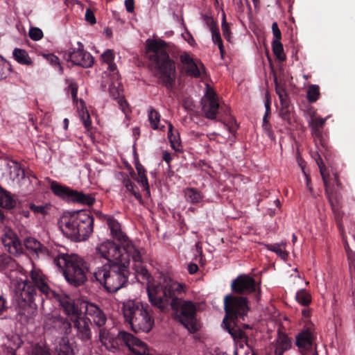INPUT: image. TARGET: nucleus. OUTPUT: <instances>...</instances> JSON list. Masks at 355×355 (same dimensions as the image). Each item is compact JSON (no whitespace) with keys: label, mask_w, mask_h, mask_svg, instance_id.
<instances>
[{"label":"nucleus","mask_w":355,"mask_h":355,"mask_svg":"<svg viewBox=\"0 0 355 355\" xmlns=\"http://www.w3.org/2000/svg\"><path fill=\"white\" fill-rule=\"evenodd\" d=\"M147 282V293L152 305L164 311L171 299L170 304L181 324L189 332H195L198 329L196 304L191 301L175 297L177 293L182 291V286L180 284L163 275L158 277L157 282L151 281L150 279Z\"/></svg>","instance_id":"nucleus-1"},{"label":"nucleus","mask_w":355,"mask_h":355,"mask_svg":"<svg viewBox=\"0 0 355 355\" xmlns=\"http://www.w3.org/2000/svg\"><path fill=\"white\" fill-rule=\"evenodd\" d=\"M95 250L98 257L112 264L131 267L143 280L148 281L150 279V275L145 266L146 251L143 248H137V252L128 253L120 243L116 245L114 242L107 240L97 245Z\"/></svg>","instance_id":"nucleus-2"},{"label":"nucleus","mask_w":355,"mask_h":355,"mask_svg":"<svg viewBox=\"0 0 355 355\" xmlns=\"http://www.w3.org/2000/svg\"><path fill=\"white\" fill-rule=\"evenodd\" d=\"M94 219L85 211L63 213L58 226L63 234L75 241L86 240L93 232Z\"/></svg>","instance_id":"nucleus-3"},{"label":"nucleus","mask_w":355,"mask_h":355,"mask_svg":"<svg viewBox=\"0 0 355 355\" xmlns=\"http://www.w3.org/2000/svg\"><path fill=\"white\" fill-rule=\"evenodd\" d=\"M166 43L163 40H147L146 53L155 64L157 76L166 86H171L175 79V65L165 51Z\"/></svg>","instance_id":"nucleus-4"},{"label":"nucleus","mask_w":355,"mask_h":355,"mask_svg":"<svg viewBox=\"0 0 355 355\" xmlns=\"http://www.w3.org/2000/svg\"><path fill=\"white\" fill-rule=\"evenodd\" d=\"M99 340L107 349L115 352L125 346L132 355H148L149 349L146 343L130 333L121 331L116 336L105 329L99 331Z\"/></svg>","instance_id":"nucleus-5"},{"label":"nucleus","mask_w":355,"mask_h":355,"mask_svg":"<svg viewBox=\"0 0 355 355\" xmlns=\"http://www.w3.org/2000/svg\"><path fill=\"white\" fill-rule=\"evenodd\" d=\"M122 311L125 321L135 332H149L154 319L148 311V305L139 301L128 300L123 304Z\"/></svg>","instance_id":"nucleus-6"},{"label":"nucleus","mask_w":355,"mask_h":355,"mask_svg":"<svg viewBox=\"0 0 355 355\" xmlns=\"http://www.w3.org/2000/svg\"><path fill=\"white\" fill-rule=\"evenodd\" d=\"M54 263L62 269L66 280L76 286L87 279V267L83 259L76 254H63L54 259Z\"/></svg>","instance_id":"nucleus-7"},{"label":"nucleus","mask_w":355,"mask_h":355,"mask_svg":"<svg viewBox=\"0 0 355 355\" xmlns=\"http://www.w3.org/2000/svg\"><path fill=\"white\" fill-rule=\"evenodd\" d=\"M128 268L119 264H105L98 268L94 275L96 279L110 293L119 290L127 282Z\"/></svg>","instance_id":"nucleus-8"},{"label":"nucleus","mask_w":355,"mask_h":355,"mask_svg":"<svg viewBox=\"0 0 355 355\" xmlns=\"http://www.w3.org/2000/svg\"><path fill=\"white\" fill-rule=\"evenodd\" d=\"M114 53L112 50L107 49L102 55L101 60L108 65L107 71L105 73L108 76V89L110 96L117 100L119 107L123 112L127 115L130 112L128 105L123 96V87L121 83V76L113 62Z\"/></svg>","instance_id":"nucleus-9"},{"label":"nucleus","mask_w":355,"mask_h":355,"mask_svg":"<svg viewBox=\"0 0 355 355\" xmlns=\"http://www.w3.org/2000/svg\"><path fill=\"white\" fill-rule=\"evenodd\" d=\"M58 302L64 313L73 322L76 329L77 336L83 340H89L92 338L90 329L91 319L82 315L78 305L69 295H58Z\"/></svg>","instance_id":"nucleus-10"},{"label":"nucleus","mask_w":355,"mask_h":355,"mask_svg":"<svg viewBox=\"0 0 355 355\" xmlns=\"http://www.w3.org/2000/svg\"><path fill=\"white\" fill-rule=\"evenodd\" d=\"M35 288L27 280L17 282L15 288V297L21 310L19 314L26 320L32 318L37 312L36 304L34 303Z\"/></svg>","instance_id":"nucleus-11"},{"label":"nucleus","mask_w":355,"mask_h":355,"mask_svg":"<svg viewBox=\"0 0 355 355\" xmlns=\"http://www.w3.org/2000/svg\"><path fill=\"white\" fill-rule=\"evenodd\" d=\"M224 307L226 315L223 319V324L229 334L235 338L236 331L232 327L231 322L234 324V319L238 317L243 318L247 314L248 306L246 298L227 295L224 300Z\"/></svg>","instance_id":"nucleus-12"},{"label":"nucleus","mask_w":355,"mask_h":355,"mask_svg":"<svg viewBox=\"0 0 355 355\" xmlns=\"http://www.w3.org/2000/svg\"><path fill=\"white\" fill-rule=\"evenodd\" d=\"M50 187L55 195L69 201L89 206L92 205L95 202V198L92 195L73 190L55 181H51Z\"/></svg>","instance_id":"nucleus-13"},{"label":"nucleus","mask_w":355,"mask_h":355,"mask_svg":"<svg viewBox=\"0 0 355 355\" xmlns=\"http://www.w3.org/2000/svg\"><path fill=\"white\" fill-rule=\"evenodd\" d=\"M107 223L110 230L112 236L124 247V250H126L128 253L137 252V248H141L137 243L130 240L127 235L121 231V225L116 220L109 218L107 220Z\"/></svg>","instance_id":"nucleus-14"},{"label":"nucleus","mask_w":355,"mask_h":355,"mask_svg":"<svg viewBox=\"0 0 355 355\" xmlns=\"http://www.w3.org/2000/svg\"><path fill=\"white\" fill-rule=\"evenodd\" d=\"M202 110L206 118L214 119L219 107L218 97L215 92L207 86L206 93L201 100Z\"/></svg>","instance_id":"nucleus-15"},{"label":"nucleus","mask_w":355,"mask_h":355,"mask_svg":"<svg viewBox=\"0 0 355 355\" xmlns=\"http://www.w3.org/2000/svg\"><path fill=\"white\" fill-rule=\"evenodd\" d=\"M79 311L83 313V310H85L86 315L91 318L94 323L98 327L103 326L107 320V318L103 311L96 304L88 302L86 301H82L78 304Z\"/></svg>","instance_id":"nucleus-16"},{"label":"nucleus","mask_w":355,"mask_h":355,"mask_svg":"<svg viewBox=\"0 0 355 355\" xmlns=\"http://www.w3.org/2000/svg\"><path fill=\"white\" fill-rule=\"evenodd\" d=\"M1 240L6 250L9 253L16 256L22 253V244L16 234L11 229H5Z\"/></svg>","instance_id":"nucleus-17"},{"label":"nucleus","mask_w":355,"mask_h":355,"mask_svg":"<svg viewBox=\"0 0 355 355\" xmlns=\"http://www.w3.org/2000/svg\"><path fill=\"white\" fill-rule=\"evenodd\" d=\"M31 277L35 286L47 297H53L58 302V295H67L64 293H57L52 291L47 284L46 277L43 275L40 270L35 268L31 270Z\"/></svg>","instance_id":"nucleus-18"},{"label":"nucleus","mask_w":355,"mask_h":355,"mask_svg":"<svg viewBox=\"0 0 355 355\" xmlns=\"http://www.w3.org/2000/svg\"><path fill=\"white\" fill-rule=\"evenodd\" d=\"M78 48L69 52L68 60L73 64L81 66L83 67H90L94 63L92 55L87 51H84L83 45L81 42H78Z\"/></svg>","instance_id":"nucleus-19"},{"label":"nucleus","mask_w":355,"mask_h":355,"mask_svg":"<svg viewBox=\"0 0 355 355\" xmlns=\"http://www.w3.org/2000/svg\"><path fill=\"white\" fill-rule=\"evenodd\" d=\"M254 279L247 275H239L232 283V290L238 293L248 294L256 291Z\"/></svg>","instance_id":"nucleus-20"},{"label":"nucleus","mask_w":355,"mask_h":355,"mask_svg":"<svg viewBox=\"0 0 355 355\" xmlns=\"http://www.w3.org/2000/svg\"><path fill=\"white\" fill-rule=\"evenodd\" d=\"M314 331L310 328L303 330L296 337V344L302 352H311L313 355H316L313 349Z\"/></svg>","instance_id":"nucleus-21"},{"label":"nucleus","mask_w":355,"mask_h":355,"mask_svg":"<svg viewBox=\"0 0 355 355\" xmlns=\"http://www.w3.org/2000/svg\"><path fill=\"white\" fill-rule=\"evenodd\" d=\"M180 59L188 75L195 78L201 76L205 70L204 65L201 62L198 64L186 52L180 55Z\"/></svg>","instance_id":"nucleus-22"},{"label":"nucleus","mask_w":355,"mask_h":355,"mask_svg":"<svg viewBox=\"0 0 355 355\" xmlns=\"http://www.w3.org/2000/svg\"><path fill=\"white\" fill-rule=\"evenodd\" d=\"M24 245L38 257L46 253V248H43L40 242L35 238L29 237L26 239Z\"/></svg>","instance_id":"nucleus-23"},{"label":"nucleus","mask_w":355,"mask_h":355,"mask_svg":"<svg viewBox=\"0 0 355 355\" xmlns=\"http://www.w3.org/2000/svg\"><path fill=\"white\" fill-rule=\"evenodd\" d=\"M10 178L13 181L19 182L25 177L24 171L19 163L11 161L8 163Z\"/></svg>","instance_id":"nucleus-24"},{"label":"nucleus","mask_w":355,"mask_h":355,"mask_svg":"<svg viewBox=\"0 0 355 355\" xmlns=\"http://www.w3.org/2000/svg\"><path fill=\"white\" fill-rule=\"evenodd\" d=\"M291 346V342L289 338L284 334H279L274 345L275 353L276 355H282L286 350Z\"/></svg>","instance_id":"nucleus-25"},{"label":"nucleus","mask_w":355,"mask_h":355,"mask_svg":"<svg viewBox=\"0 0 355 355\" xmlns=\"http://www.w3.org/2000/svg\"><path fill=\"white\" fill-rule=\"evenodd\" d=\"M240 340L236 341L235 355H256L246 342V338L239 333Z\"/></svg>","instance_id":"nucleus-26"},{"label":"nucleus","mask_w":355,"mask_h":355,"mask_svg":"<svg viewBox=\"0 0 355 355\" xmlns=\"http://www.w3.org/2000/svg\"><path fill=\"white\" fill-rule=\"evenodd\" d=\"M75 103L76 104L78 115L81 121H83L85 128L89 130L91 127L92 122L84 101L80 99Z\"/></svg>","instance_id":"nucleus-27"},{"label":"nucleus","mask_w":355,"mask_h":355,"mask_svg":"<svg viewBox=\"0 0 355 355\" xmlns=\"http://www.w3.org/2000/svg\"><path fill=\"white\" fill-rule=\"evenodd\" d=\"M57 351L58 355H76L78 349L74 343H70L67 340L62 339Z\"/></svg>","instance_id":"nucleus-28"},{"label":"nucleus","mask_w":355,"mask_h":355,"mask_svg":"<svg viewBox=\"0 0 355 355\" xmlns=\"http://www.w3.org/2000/svg\"><path fill=\"white\" fill-rule=\"evenodd\" d=\"M16 201L10 193L0 186V207L5 209H12L15 206Z\"/></svg>","instance_id":"nucleus-29"},{"label":"nucleus","mask_w":355,"mask_h":355,"mask_svg":"<svg viewBox=\"0 0 355 355\" xmlns=\"http://www.w3.org/2000/svg\"><path fill=\"white\" fill-rule=\"evenodd\" d=\"M286 245V242L282 241L279 243L267 244L266 247L268 250L275 252L281 259L286 260L288 255L285 248Z\"/></svg>","instance_id":"nucleus-30"},{"label":"nucleus","mask_w":355,"mask_h":355,"mask_svg":"<svg viewBox=\"0 0 355 355\" xmlns=\"http://www.w3.org/2000/svg\"><path fill=\"white\" fill-rule=\"evenodd\" d=\"M12 55L15 60L21 64H31V59L28 53L21 49L15 48L12 51Z\"/></svg>","instance_id":"nucleus-31"},{"label":"nucleus","mask_w":355,"mask_h":355,"mask_svg":"<svg viewBox=\"0 0 355 355\" xmlns=\"http://www.w3.org/2000/svg\"><path fill=\"white\" fill-rule=\"evenodd\" d=\"M123 185L126 190L135 197L140 202H142V197L138 191V188L135 184L130 180L128 177L125 178L123 180Z\"/></svg>","instance_id":"nucleus-32"},{"label":"nucleus","mask_w":355,"mask_h":355,"mask_svg":"<svg viewBox=\"0 0 355 355\" xmlns=\"http://www.w3.org/2000/svg\"><path fill=\"white\" fill-rule=\"evenodd\" d=\"M225 132L223 134H218L216 132L210 133L207 135L210 140H214L215 137H218L217 141L220 143H225L230 138L232 135L231 128L227 125H224Z\"/></svg>","instance_id":"nucleus-33"},{"label":"nucleus","mask_w":355,"mask_h":355,"mask_svg":"<svg viewBox=\"0 0 355 355\" xmlns=\"http://www.w3.org/2000/svg\"><path fill=\"white\" fill-rule=\"evenodd\" d=\"M185 196L187 201L192 204L200 202L203 198L198 191L192 188H188L185 190Z\"/></svg>","instance_id":"nucleus-34"},{"label":"nucleus","mask_w":355,"mask_h":355,"mask_svg":"<svg viewBox=\"0 0 355 355\" xmlns=\"http://www.w3.org/2000/svg\"><path fill=\"white\" fill-rule=\"evenodd\" d=\"M148 116L151 128L154 130L159 129L160 121V114L159 112L150 107L148 110Z\"/></svg>","instance_id":"nucleus-35"},{"label":"nucleus","mask_w":355,"mask_h":355,"mask_svg":"<svg viewBox=\"0 0 355 355\" xmlns=\"http://www.w3.org/2000/svg\"><path fill=\"white\" fill-rule=\"evenodd\" d=\"M272 47L274 55L279 60L284 61L286 60V57L284 51L283 45L280 41H272Z\"/></svg>","instance_id":"nucleus-36"},{"label":"nucleus","mask_w":355,"mask_h":355,"mask_svg":"<svg viewBox=\"0 0 355 355\" xmlns=\"http://www.w3.org/2000/svg\"><path fill=\"white\" fill-rule=\"evenodd\" d=\"M211 33L212 42L215 44L218 45V49L220 50V55L223 58L224 55L225 50L219 28H217L214 29L212 31H211Z\"/></svg>","instance_id":"nucleus-37"},{"label":"nucleus","mask_w":355,"mask_h":355,"mask_svg":"<svg viewBox=\"0 0 355 355\" xmlns=\"http://www.w3.org/2000/svg\"><path fill=\"white\" fill-rule=\"evenodd\" d=\"M296 300L303 306L309 305L311 302V295L304 289H300L296 294Z\"/></svg>","instance_id":"nucleus-38"},{"label":"nucleus","mask_w":355,"mask_h":355,"mask_svg":"<svg viewBox=\"0 0 355 355\" xmlns=\"http://www.w3.org/2000/svg\"><path fill=\"white\" fill-rule=\"evenodd\" d=\"M168 137L172 148L176 150H179L180 147V137L178 135H174L173 132V125L171 123H168Z\"/></svg>","instance_id":"nucleus-39"},{"label":"nucleus","mask_w":355,"mask_h":355,"mask_svg":"<svg viewBox=\"0 0 355 355\" xmlns=\"http://www.w3.org/2000/svg\"><path fill=\"white\" fill-rule=\"evenodd\" d=\"M29 208L36 215L45 216L49 212L50 205L49 204L36 205L33 203L29 205Z\"/></svg>","instance_id":"nucleus-40"},{"label":"nucleus","mask_w":355,"mask_h":355,"mask_svg":"<svg viewBox=\"0 0 355 355\" xmlns=\"http://www.w3.org/2000/svg\"><path fill=\"white\" fill-rule=\"evenodd\" d=\"M11 71L10 62L0 55V80L6 78Z\"/></svg>","instance_id":"nucleus-41"},{"label":"nucleus","mask_w":355,"mask_h":355,"mask_svg":"<svg viewBox=\"0 0 355 355\" xmlns=\"http://www.w3.org/2000/svg\"><path fill=\"white\" fill-rule=\"evenodd\" d=\"M320 96L319 87L317 85H311L307 91V98L309 102L316 101Z\"/></svg>","instance_id":"nucleus-42"},{"label":"nucleus","mask_w":355,"mask_h":355,"mask_svg":"<svg viewBox=\"0 0 355 355\" xmlns=\"http://www.w3.org/2000/svg\"><path fill=\"white\" fill-rule=\"evenodd\" d=\"M325 121L326 119L313 116L309 120V124L312 127L313 130L316 133L320 131V128H322Z\"/></svg>","instance_id":"nucleus-43"},{"label":"nucleus","mask_w":355,"mask_h":355,"mask_svg":"<svg viewBox=\"0 0 355 355\" xmlns=\"http://www.w3.org/2000/svg\"><path fill=\"white\" fill-rule=\"evenodd\" d=\"M62 318L56 313H48L44 316V322L46 327L53 326L57 322H61Z\"/></svg>","instance_id":"nucleus-44"},{"label":"nucleus","mask_w":355,"mask_h":355,"mask_svg":"<svg viewBox=\"0 0 355 355\" xmlns=\"http://www.w3.org/2000/svg\"><path fill=\"white\" fill-rule=\"evenodd\" d=\"M222 31L224 37L228 40H230L231 38V31H230V24L226 21V16L225 14L223 13L222 17Z\"/></svg>","instance_id":"nucleus-45"},{"label":"nucleus","mask_w":355,"mask_h":355,"mask_svg":"<svg viewBox=\"0 0 355 355\" xmlns=\"http://www.w3.org/2000/svg\"><path fill=\"white\" fill-rule=\"evenodd\" d=\"M343 241L344 243V247L345 252L347 255V259L349 261V264L351 266L354 263H355V254L353 252V251L350 249L349 245L347 241V239L344 235H343Z\"/></svg>","instance_id":"nucleus-46"},{"label":"nucleus","mask_w":355,"mask_h":355,"mask_svg":"<svg viewBox=\"0 0 355 355\" xmlns=\"http://www.w3.org/2000/svg\"><path fill=\"white\" fill-rule=\"evenodd\" d=\"M8 341L10 342L8 344V347L13 350L19 348L22 345V340L17 335L12 336L8 338Z\"/></svg>","instance_id":"nucleus-47"},{"label":"nucleus","mask_w":355,"mask_h":355,"mask_svg":"<svg viewBox=\"0 0 355 355\" xmlns=\"http://www.w3.org/2000/svg\"><path fill=\"white\" fill-rule=\"evenodd\" d=\"M137 182L144 188L147 196H150V187L146 174L138 175Z\"/></svg>","instance_id":"nucleus-48"},{"label":"nucleus","mask_w":355,"mask_h":355,"mask_svg":"<svg viewBox=\"0 0 355 355\" xmlns=\"http://www.w3.org/2000/svg\"><path fill=\"white\" fill-rule=\"evenodd\" d=\"M31 355H51V354L47 351V349L44 347H43L39 344H35V345H33L32 347V351H31Z\"/></svg>","instance_id":"nucleus-49"},{"label":"nucleus","mask_w":355,"mask_h":355,"mask_svg":"<svg viewBox=\"0 0 355 355\" xmlns=\"http://www.w3.org/2000/svg\"><path fill=\"white\" fill-rule=\"evenodd\" d=\"M29 36L32 40L37 41L42 38L43 33L39 28H31L29 30Z\"/></svg>","instance_id":"nucleus-50"},{"label":"nucleus","mask_w":355,"mask_h":355,"mask_svg":"<svg viewBox=\"0 0 355 355\" xmlns=\"http://www.w3.org/2000/svg\"><path fill=\"white\" fill-rule=\"evenodd\" d=\"M67 92L71 94L73 103H77L79 101L77 98L78 85L74 82H71L68 86Z\"/></svg>","instance_id":"nucleus-51"},{"label":"nucleus","mask_w":355,"mask_h":355,"mask_svg":"<svg viewBox=\"0 0 355 355\" xmlns=\"http://www.w3.org/2000/svg\"><path fill=\"white\" fill-rule=\"evenodd\" d=\"M272 31L274 36L273 41H280L282 38V34L277 22L272 23Z\"/></svg>","instance_id":"nucleus-52"},{"label":"nucleus","mask_w":355,"mask_h":355,"mask_svg":"<svg viewBox=\"0 0 355 355\" xmlns=\"http://www.w3.org/2000/svg\"><path fill=\"white\" fill-rule=\"evenodd\" d=\"M9 264H12V259L8 256L0 257V270L5 269Z\"/></svg>","instance_id":"nucleus-53"},{"label":"nucleus","mask_w":355,"mask_h":355,"mask_svg":"<svg viewBox=\"0 0 355 355\" xmlns=\"http://www.w3.org/2000/svg\"><path fill=\"white\" fill-rule=\"evenodd\" d=\"M203 18L205 19L207 26L209 28L210 32L212 31L214 29L218 28V26L216 25V23L211 17L205 15Z\"/></svg>","instance_id":"nucleus-54"},{"label":"nucleus","mask_w":355,"mask_h":355,"mask_svg":"<svg viewBox=\"0 0 355 355\" xmlns=\"http://www.w3.org/2000/svg\"><path fill=\"white\" fill-rule=\"evenodd\" d=\"M85 19L91 24L96 23V17L94 12L90 9H87L85 12Z\"/></svg>","instance_id":"nucleus-55"},{"label":"nucleus","mask_w":355,"mask_h":355,"mask_svg":"<svg viewBox=\"0 0 355 355\" xmlns=\"http://www.w3.org/2000/svg\"><path fill=\"white\" fill-rule=\"evenodd\" d=\"M318 165L319 166L320 172L321 173V175H322V178L324 186L326 187V191L328 193L327 180V178H326L325 175H324V165H323V164L322 162H318Z\"/></svg>","instance_id":"nucleus-56"},{"label":"nucleus","mask_w":355,"mask_h":355,"mask_svg":"<svg viewBox=\"0 0 355 355\" xmlns=\"http://www.w3.org/2000/svg\"><path fill=\"white\" fill-rule=\"evenodd\" d=\"M135 168L137 170L138 175L146 174V169L140 164V162L137 158L135 159Z\"/></svg>","instance_id":"nucleus-57"},{"label":"nucleus","mask_w":355,"mask_h":355,"mask_svg":"<svg viewBox=\"0 0 355 355\" xmlns=\"http://www.w3.org/2000/svg\"><path fill=\"white\" fill-rule=\"evenodd\" d=\"M125 5L126 10L128 12H132L134 10V1L133 0H125Z\"/></svg>","instance_id":"nucleus-58"},{"label":"nucleus","mask_w":355,"mask_h":355,"mask_svg":"<svg viewBox=\"0 0 355 355\" xmlns=\"http://www.w3.org/2000/svg\"><path fill=\"white\" fill-rule=\"evenodd\" d=\"M6 300L2 297L0 296V315L6 311Z\"/></svg>","instance_id":"nucleus-59"},{"label":"nucleus","mask_w":355,"mask_h":355,"mask_svg":"<svg viewBox=\"0 0 355 355\" xmlns=\"http://www.w3.org/2000/svg\"><path fill=\"white\" fill-rule=\"evenodd\" d=\"M198 270V266L196 263H190L188 266V270L190 274L196 273Z\"/></svg>","instance_id":"nucleus-60"},{"label":"nucleus","mask_w":355,"mask_h":355,"mask_svg":"<svg viewBox=\"0 0 355 355\" xmlns=\"http://www.w3.org/2000/svg\"><path fill=\"white\" fill-rule=\"evenodd\" d=\"M49 60L52 64H58L60 69L62 70V67L59 65L58 58L54 55H49Z\"/></svg>","instance_id":"nucleus-61"},{"label":"nucleus","mask_w":355,"mask_h":355,"mask_svg":"<svg viewBox=\"0 0 355 355\" xmlns=\"http://www.w3.org/2000/svg\"><path fill=\"white\" fill-rule=\"evenodd\" d=\"M301 166V168H302V172L305 175V178H306V186L308 187V189L311 191V187L310 186V178L308 176V175L305 173L304 170V167L300 164Z\"/></svg>","instance_id":"nucleus-62"},{"label":"nucleus","mask_w":355,"mask_h":355,"mask_svg":"<svg viewBox=\"0 0 355 355\" xmlns=\"http://www.w3.org/2000/svg\"><path fill=\"white\" fill-rule=\"evenodd\" d=\"M265 107H266V114L263 116V123L266 122L267 121V116H268V112L270 110V103L268 101H267L265 103Z\"/></svg>","instance_id":"nucleus-63"},{"label":"nucleus","mask_w":355,"mask_h":355,"mask_svg":"<svg viewBox=\"0 0 355 355\" xmlns=\"http://www.w3.org/2000/svg\"><path fill=\"white\" fill-rule=\"evenodd\" d=\"M281 116L283 119L288 121L289 120V115L287 110H281Z\"/></svg>","instance_id":"nucleus-64"}]
</instances>
